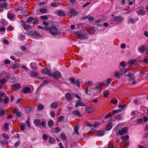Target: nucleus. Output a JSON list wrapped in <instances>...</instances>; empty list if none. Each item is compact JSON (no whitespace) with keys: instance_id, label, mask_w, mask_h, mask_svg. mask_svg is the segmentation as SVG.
Here are the masks:
<instances>
[{"instance_id":"nucleus-1","label":"nucleus","mask_w":148,"mask_h":148,"mask_svg":"<svg viewBox=\"0 0 148 148\" xmlns=\"http://www.w3.org/2000/svg\"><path fill=\"white\" fill-rule=\"evenodd\" d=\"M75 34L77 36V37L81 40L87 39L88 38L87 34L84 31H80L77 32Z\"/></svg>"},{"instance_id":"nucleus-2","label":"nucleus","mask_w":148,"mask_h":148,"mask_svg":"<svg viewBox=\"0 0 148 148\" xmlns=\"http://www.w3.org/2000/svg\"><path fill=\"white\" fill-rule=\"evenodd\" d=\"M49 75L50 76L53 77L54 79L56 80L58 79L62 76L61 73L57 71H55L53 73H50Z\"/></svg>"},{"instance_id":"nucleus-3","label":"nucleus","mask_w":148,"mask_h":148,"mask_svg":"<svg viewBox=\"0 0 148 148\" xmlns=\"http://www.w3.org/2000/svg\"><path fill=\"white\" fill-rule=\"evenodd\" d=\"M127 131V127H125L123 128L121 130H120L118 132H116V133L117 136H119V135H122L125 134Z\"/></svg>"},{"instance_id":"nucleus-4","label":"nucleus","mask_w":148,"mask_h":148,"mask_svg":"<svg viewBox=\"0 0 148 148\" xmlns=\"http://www.w3.org/2000/svg\"><path fill=\"white\" fill-rule=\"evenodd\" d=\"M65 97L66 99L69 101H72L73 99V94L70 93H66L65 95Z\"/></svg>"},{"instance_id":"nucleus-5","label":"nucleus","mask_w":148,"mask_h":148,"mask_svg":"<svg viewBox=\"0 0 148 148\" xmlns=\"http://www.w3.org/2000/svg\"><path fill=\"white\" fill-rule=\"evenodd\" d=\"M81 100H77L76 102V104H75V107L77 108L79 106H86L85 104L82 102Z\"/></svg>"},{"instance_id":"nucleus-6","label":"nucleus","mask_w":148,"mask_h":148,"mask_svg":"<svg viewBox=\"0 0 148 148\" xmlns=\"http://www.w3.org/2000/svg\"><path fill=\"white\" fill-rule=\"evenodd\" d=\"M29 34L36 38L41 37L40 34L37 32L31 31L29 32Z\"/></svg>"},{"instance_id":"nucleus-7","label":"nucleus","mask_w":148,"mask_h":148,"mask_svg":"<svg viewBox=\"0 0 148 148\" xmlns=\"http://www.w3.org/2000/svg\"><path fill=\"white\" fill-rule=\"evenodd\" d=\"M58 107V102L57 101H54L51 105V107L52 108H56Z\"/></svg>"},{"instance_id":"nucleus-8","label":"nucleus","mask_w":148,"mask_h":148,"mask_svg":"<svg viewBox=\"0 0 148 148\" xmlns=\"http://www.w3.org/2000/svg\"><path fill=\"white\" fill-rule=\"evenodd\" d=\"M123 18L121 16H116L114 18V21L116 22H120L123 21Z\"/></svg>"},{"instance_id":"nucleus-9","label":"nucleus","mask_w":148,"mask_h":148,"mask_svg":"<svg viewBox=\"0 0 148 148\" xmlns=\"http://www.w3.org/2000/svg\"><path fill=\"white\" fill-rule=\"evenodd\" d=\"M137 12L138 14L141 16H143L145 14V11L143 9H141L137 11Z\"/></svg>"},{"instance_id":"nucleus-10","label":"nucleus","mask_w":148,"mask_h":148,"mask_svg":"<svg viewBox=\"0 0 148 148\" xmlns=\"http://www.w3.org/2000/svg\"><path fill=\"white\" fill-rule=\"evenodd\" d=\"M30 66L33 70H36L37 69V65L36 63L32 62L30 64Z\"/></svg>"},{"instance_id":"nucleus-11","label":"nucleus","mask_w":148,"mask_h":148,"mask_svg":"<svg viewBox=\"0 0 148 148\" xmlns=\"http://www.w3.org/2000/svg\"><path fill=\"white\" fill-rule=\"evenodd\" d=\"M13 87L15 88V89L14 90V91H16L17 90L20 88H21V86L19 83H18L13 85Z\"/></svg>"},{"instance_id":"nucleus-12","label":"nucleus","mask_w":148,"mask_h":148,"mask_svg":"<svg viewBox=\"0 0 148 148\" xmlns=\"http://www.w3.org/2000/svg\"><path fill=\"white\" fill-rule=\"evenodd\" d=\"M145 47L144 45H141L139 48V51L141 53H143L145 50Z\"/></svg>"},{"instance_id":"nucleus-13","label":"nucleus","mask_w":148,"mask_h":148,"mask_svg":"<svg viewBox=\"0 0 148 148\" xmlns=\"http://www.w3.org/2000/svg\"><path fill=\"white\" fill-rule=\"evenodd\" d=\"M57 13L59 16H64L66 15V14L62 10L58 11Z\"/></svg>"},{"instance_id":"nucleus-14","label":"nucleus","mask_w":148,"mask_h":148,"mask_svg":"<svg viewBox=\"0 0 148 148\" xmlns=\"http://www.w3.org/2000/svg\"><path fill=\"white\" fill-rule=\"evenodd\" d=\"M94 110V109L92 107H88L86 109V112L89 113H92Z\"/></svg>"},{"instance_id":"nucleus-15","label":"nucleus","mask_w":148,"mask_h":148,"mask_svg":"<svg viewBox=\"0 0 148 148\" xmlns=\"http://www.w3.org/2000/svg\"><path fill=\"white\" fill-rule=\"evenodd\" d=\"M49 143L51 144H55L56 143V141L55 139L53 137L49 136Z\"/></svg>"},{"instance_id":"nucleus-16","label":"nucleus","mask_w":148,"mask_h":148,"mask_svg":"<svg viewBox=\"0 0 148 148\" xmlns=\"http://www.w3.org/2000/svg\"><path fill=\"white\" fill-rule=\"evenodd\" d=\"M30 88L29 87H25L23 89V93L26 94L30 92Z\"/></svg>"},{"instance_id":"nucleus-17","label":"nucleus","mask_w":148,"mask_h":148,"mask_svg":"<svg viewBox=\"0 0 148 148\" xmlns=\"http://www.w3.org/2000/svg\"><path fill=\"white\" fill-rule=\"evenodd\" d=\"M0 23L3 25H5L8 24V23L4 19H0Z\"/></svg>"},{"instance_id":"nucleus-18","label":"nucleus","mask_w":148,"mask_h":148,"mask_svg":"<svg viewBox=\"0 0 148 148\" xmlns=\"http://www.w3.org/2000/svg\"><path fill=\"white\" fill-rule=\"evenodd\" d=\"M72 114L74 115L77 116L79 117L82 116V115L81 114L80 112L77 110L73 111L72 112Z\"/></svg>"},{"instance_id":"nucleus-19","label":"nucleus","mask_w":148,"mask_h":148,"mask_svg":"<svg viewBox=\"0 0 148 148\" xmlns=\"http://www.w3.org/2000/svg\"><path fill=\"white\" fill-rule=\"evenodd\" d=\"M131 69V68L130 67H129L127 68L121 70V72L123 74H124L126 73L129 71Z\"/></svg>"},{"instance_id":"nucleus-20","label":"nucleus","mask_w":148,"mask_h":148,"mask_svg":"<svg viewBox=\"0 0 148 148\" xmlns=\"http://www.w3.org/2000/svg\"><path fill=\"white\" fill-rule=\"evenodd\" d=\"M42 72L43 73L46 74H48L50 76L49 74L50 73V71L48 69H44L42 70Z\"/></svg>"},{"instance_id":"nucleus-21","label":"nucleus","mask_w":148,"mask_h":148,"mask_svg":"<svg viewBox=\"0 0 148 148\" xmlns=\"http://www.w3.org/2000/svg\"><path fill=\"white\" fill-rule=\"evenodd\" d=\"M33 122L36 126L39 127L40 120L39 119H35L34 120Z\"/></svg>"},{"instance_id":"nucleus-22","label":"nucleus","mask_w":148,"mask_h":148,"mask_svg":"<svg viewBox=\"0 0 148 148\" xmlns=\"http://www.w3.org/2000/svg\"><path fill=\"white\" fill-rule=\"evenodd\" d=\"M122 74V73L121 72H119L116 71L114 72V76L117 77L119 78L121 77V75Z\"/></svg>"},{"instance_id":"nucleus-23","label":"nucleus","mask_w":148,"mask_h":148,"mask_svg":"<svg viewBox=\"0 0 148 148\" xmlns=\"http://www.w3.org/2000/svg\"><path fill=\"white\" fill-rule=\"evenodd\" d=\"M70 12L71 14L73 16H75L78 15V12L74 9L71 10Z\"/></svg>"},{"instance_id":"nucleus-24","label":"nucleus","mask_w":148,"mask_h":148,"mask_svg":"<svg viewBox=\"0 0 148 148\" xmlns=\"http://www.w3.org/2000/svg\"><path fill=\"white\" fill-rule=\"evenodd\" d=\"M13 112L16 114V115L18 117L21 116V113L16 109H15L13 111Z\"/></svg>"},{"instance_id":"nucleus-25","label":"nucleus","mask_w":148,"mask_h":148,"mask_svg":"<svg viewBox=\"0 0 148 148\" xmlns=\"http://www.w3.org/2000/svg\"><path fill=\"white\" fill-rule=\"evenodd\" d=\"M135 23V21L134 18H129L127 21V23L128 24L132 23L134 24Z\"/></svg>"},{"instance_id":"nucleus-26","label":"nucleus","mask_w":148,"mask_h":148,"mask_svg":"<svg viewBox=\"0 0 148 148\" xmlns=\"http://www.w3.org/2000/svg\"><path fill=\"white\" fill-rule=\"evenodd\" d=\"M43 82L44 83H43L42 84H41V85H40V86H39L38 89V90H37V91H38V90L39 88H40L41 87H43V85L44 84H47L49 83V80H44L43 81Z\"/></svg>"},{"instance_id":"nucleus-27","label":"nucleus","mask_w":148,"mask_h":148,"mask_svg":"<svg viewBox=\"0 0 148 148\" xmlns=\"http://www.w3.org/2000/svg\"><path fill=\"white\" fill-rule=\"evenodd\" d=\"M40 125L42 128H46V122L44 121H42L40 123L39 126Z\"/></svg>"},{"instance_id":"nucleus-28","label":"nucleus","mask_w":148,"mask_h":148,"mask_svg":"<svg viewBox=\"0 0 148 148\" xmlns=\"http://www.w3.org/2000/svg\"><path fill=\"white\" fill-rule=\"evenodd\" d=\"M60 138L62 140H66L67 138V137L65 135V134L63 133H62L60 135Z\"/></svg>"},{"instance_id":"nucleus-29","label":"nucleus","mask_w":148,"mask_h":148,"mask_svg":"<svg viewBox=\"0 0 148 148\" xmlns=\"http://www.w3.org/2000/svg\"><path fill=\"white\" fill-rule=\"evenodd\" d=\"M44 108V106L42 104L38 105L37 106L38 110L39 111L42 110Z\"/></svg>"},{"instance_id":"nucleus-30","label":"nucleus","mask_w":148,"mask_h":148,"mask_svg":"<svg viewBox=\"0 0 148 148\" xmlns=\"http://www.w3.org/2000/svg\"><path fill=\"white\" fill-rule=\"evenodd\" d=\"M22 26L24 29L25 30L28 29L30 27V26L29 25H26L25 24H23L22 25Z\"/></svg>"},{"instance_id":"nucleus-31","label":"nucleus","mask_w":148,"mask_h":148,"mask_svg":"<svg viewBox=\"0 0 148 148\" xmlns=\"http://www.w3.org/2000/svg\"><path fill=\"white\" fill-rule=\"evenodd\" d=\"M79 128V126L78 125H76L74 127V129L75 132L78 135H79V132L78 131V129Z\"/></svg>"},{"instance_id":"nucleus-32","label":"nucleus","mask_w":148,"mask_h":148,"mask_svg":"<svg viewBox=\"0 0 148 148\" xmlns=\"http://www.w3.org/2000/svg\"><path fill=\"white\" fill-rule=\"evenodd\" d=\"M48 124L49 127H52L53 125V121L52 120L49 121L48 122Z\"/></svg>"},{"instance_id":"nucleus-33","label":"nucleus","mask_w":148,"mask_h":148,"mask_svg":"<svg viewBox=\"0 0 148 148\" xmlns=\"http://www.w3.org/2000/svg\"><path fill=\"white\" fill-rule=\"evenodd\" d=\"M9 124L8 123H5L3 125V128L6 130H9Z\"/></svg>"},{"instance_id":"nucleus-34","label":"nucleus","mask_w":148,"mask_h":148,"mask_svg":"<svg viewBox=\"0 0 148 148\" xmlns=\"http://www.w3.org/2000/svg\"><path fill=\"white\" fill-rule=\"evenodd\" d=\"M129 138V136L127 135H125L124 136H123L121 137V139L123 140L124 141L127 140Z\"/></svg>"},{"instance_id":"nucleus-35","label":"nucleus","mask_w":148,"mask_h":148,"mask_svg":"<svg viewBox=\"0 0 148 148\" xmlns=\"http://www.w3.org/2000/svg\"><path fill=\"white\" fill-rule=\"evenodd\" d=\"M7 79L5 78L1 79L0 80V82L1 83V85L5 83Z\"/></svg>"},{"instance_id":"nucleus-36","label":"nucleus","mask_w":148,"mask_h":148,"mask_svg":"<svg viewBox=\"0 0 148 148\" xmlns=\"http://www.w3.org/2000/svg\"><path fill=\"white\" fill-rule=\"evenodd\" d=\"M112 81V79L110 78H108L106 81V86H108L109 84L111 81Z\"/></svg>"},{"instance_id":"nucleus-37","label":"nucleus","mask_w":148,"mask_h":148,"mask_svg":"<svg viewBox=\"0 0 148 148\" xmlns=\"http://www.w3.org/2000/svg\"><path fill=\"white\" fill-rule=\"evenodd\" d=\"M73 96H74L75 98H76L77 99H78L79 100H82V99H81L80 97L78 94H77L74 93V94H73Z\"/></svg>"},{"instance_id":"nucleus-38","label":"nucleus","mask_w":148,"mask_h":148,"mask_svg":"<svg viewBox=\"0 0 148 148\" xmlns=\"http://www.w3.org/2000/svg\"><path fill=\"white\" fill-rule=\"evenodd\" d=\"M34 19V18L32 16H30L29 17L27 20V22L28 23H29L32 21Z\"/></svg>"},{"instance_id":"nucleus-39","label":"nucleus","mask_w":148,"mask_h":148,"mask_svg":"<svg viewBox=\"0 0 148 148\" xmlns=\"http://www.w3.org/2000/svg\"><path fill=\"white\" fill-rule=\"evenodd\" d=\"M7 17L10 19H12L14 17L13 14L10 13H8L7 15Z\"/></svg>"},{"instance_id":"nucleus-40","label":"nucleus","mask_w":148,"mask_h":148,"mask_svg":"<svg viewBox=\"0 0 148 148\" xmlns=\"http://www.w3.org/2000/svg\"><path fill=\"white\" fill-rule=\"evenodd\" d=\"M105 132L103 131H99L98 133V135L99 136H102L104 135Z\"/></svg>"},{"instance_id":"nucleus-41","label":"nucleus","mask_w":148,"mask_h":148,"mask_svg":"<svg viewBox=\"0 0 148 148\" xmlns=\"http://www.w3.org/2000/svg\"><path fill=\"white\" fill-rule=\"evenodd\" d=\"M51 29L54 31L57 32L58 31V29L53 25H52L51 27Z\"/></svg>"},{"instance_id":"nucleus-42","label":"nucleus","mask_w":148,"mask_h":148,"mask_svg":"<svg viewBox=\"0 0 148 148\" xmlns=\"http://www.w3.org/2000/svg\"><path fill=\"white\" fill-rule=\"evenodd\" d=\"M122 67H125L126 66L125 62L123 61L121 62L119 64Z\"/></svg>"},{"instance_id":"nucleus-43","label":"nucleus","mask_w":148,"mask_h":148,"mask_svg":"<svg viewBox=\"0 0 148 148\" xmlns=\"http://www.w3.org/2000/svg\"><path fill=\"white\" fill-rule=\"evenodd\" d=\"M112 128V125L110 123L107 125L106 130H110Z\"/></svg>"},{"instance_id":"nucleus-44","label":"nucleus","mask_w":148,"mask_h":148,"mask_svg":"<svg viewBox=\"0 0 148 148\" xmlns=\"http://www.w3.org/2000/svg\"><path fill=\"white\" fill-rule=\"evenodd\" d=\"M41 19L46 20L48 19V17L47 15L41 16H40Z\"/></svg>"},{"instance_id":"nucleus-45","label":"nucleus","mask_w":148,"mask_h":148,"mask_svg":"<svg viewBox=\"0 0 148 148\" xmlns=\"http://www.w3.org/2000/svg\"><path fill=\"white\" fill-rule=\"evenodd\" d=\"M19 39L21 41L24 40L25 38L24 36H23L21 34H20L18 36Z\"/></svg>"},{"instance_id":"nucleus-46","label":"nucleus","mask_w":148,"mask_h":148,"mask_svg":"<svg viewBox=\"0 0 148 148\" xmlns=\"http://www.w3.org/2000/svg\"><path fill=\"white\" fill-rule=\"evenodd\" d=\"M121 116L120 114H117L115 116V119L118 121L120 120L121 119Z\"/></svg>"},{"instance_id":"nucleus-47","label":"nucleus","mask_w":148,"mask_h":148,"mask_svg":"<svg viewBox=\"0 0 148 148\" xmlns=\"http://www.w3.org/2000/svg\"><path fill=\"white\" fill-rule=\"evenodd\" d=\"M75 83V84L78 87H80V82L79 80H76Z\"/></svg>"},{"instance_id":"nucleus-48","label":"nucleus","mask_w":148,"mask_h":148,"mask_svg":"<svg viewBox=\"0 0 148 148\" xmlns=\"http://www.w3.org/2000/svg\"><path fill=\"white\" fill-rule=\"evenodd\" d=\"M16 79L15 77H13L11 79V82L12 83H13L16 82Z\"/></svg>"},{"instance_id":"nucleus-49","label":"nucleus","mask_w":148,"mask_h":148,"mask_svg":"<svg viewBox=\"0 0 148 148\" xmlns=\"http://www.w3.org/2000/svg\"><path fill=\"white\" fill-rule=\"evenodd\" d=\"M32 110V108L30 106H29L27 107V108L26 110V111L27 112L29 113L31 112Z\"/></svg>"},{"instance_id":"nucleus-50","label":"nucleus","mask_w":148,"mask_h":148,"mask_svg":"<svg viewBox=\"0 0 148 148\" xmlns=\"http://www.w3.org/2000/svg\"><path fill=\"white\" fill-rule=\"evenodd\" d=\"M19 66V65L18 63L14 64L12 68L13 69H16Z\"/></svg>"},{"instance_id":"nucleus-51","label":"nucleus","mask_w":148,"mask_h":148,"mask_svg":"<svg viewBox=\"0 0 148 148\" xmlns=\"http://www.w3.org/2000/svg\"><path fill=\"white\" fill-rule=\"evenodd\" d=\"M103 93L104 95V97H107L109 95L108 92L106 91H104Z\"/></svg>"},{"instance_id":"nucleus-52","label":"nucleus","mask_w":148,"mask_h":148,"mask_svg":"<svg viewBox=\"0 0 148 148\" xmlns=\"http://www.w3.org/2000/svg\"><path fill=\"white\" fill-rule=\"evenodd\" d=\"M2 135L3 138L6 139H8L9 138V136L5 133H3L2 134Z\"/></svg>"},{"instance_id":"nucleus-53","label":"nucleus","mask_w":148,"mask_h":148,"mask_svg":"<svg viewBox=\"0 0 148 148\" xmlns=\"http://www.w3.org/2000/svg\"><path fill=\"white\" fill-rule=\"evenodd\" d=\"M15 54L17 56H21L23 55V53L21 52H17L15 53Z\"/></svg>"},{"instance_id":"nucleus-54","label":"nucleus","mask_w":148,"mask_h":148,"mask_svg":"<svg viewBox=\"0 0 148 148\" xmlns=\"http://www.w3.org/2000/svg\"><path fill=\"white\" fill-rule=\"evenodd\" d=\"M110 103L112 104L116 105L118 103V100L116 99L114 101L113 100H112L110 101Z\"/></svg>"},{"instance_id":"nucleus-55","label":"nucleus","mask_w":148,"mask_h":148,"mask_svg":"<svg viewBox=\"0 0 148 148\" xmlns=\"http://www.w3.org/2000/svg\"><path fill=\"white\" fill-rule=\"evenodd\" d=\"M5 111L3 110H2L0 111V116H2L4 115Z\"/></svg>"},{"instance_id":"nucleus-56","label":"nucleus","mask_w":148,"mask_h":148,"mask_svg":"<svg viewBox=\"0 0 148 148\" xmlns=\"http://www.w3.org/2000/svg\"><path fill=\"white\" fill-rule=\"evenodd\" d=\"M135 59L134 60H131L128 61V63L129 64H134V62H136Z\"/></svg>"},{"instance_id":"nucleus-57","label":"nucleus","mask_w":148,"mask_h":148,"mask_svg":"<svg viewBox=\"0 0 148 148\" xmlns=\"http://www.w3.org/2000/svg\"><path fill=\"white\" fill-rule=\"evenodd\" d=\"M69 80L70 82L73 84H74L75 83V81L74 78H70L69 79Z\"/></svg>"},{"instance_id":"nucleus-58","label":"nucleus","mask_w":148,"mask_h":148,"mask_svg":"<svg viewBox=\"0 0 148 148\" xmlns=\"http://www.w3.org/2000/svg\"><path fill=\"white\" fill-rule=\"evenodd\" d=\"M8 5L6 3H3L0 5L1 7L2 8H5L7 7Z\"/></svg>"},{"instance_id":"nucleus-59","label":"nucleus","mask_w":148,"mask_h":148,"mask_svg":"<svg viewBox=\"0 0 148 148\" xmlns=\"http://www.w3.org/2000/svg\"><path fill=\"white\" fill-rule=\"evenodd\" d=\"M64 117L62 116H60L58 119V121L59 122H61L64 119Z\"/></svg>"},{"instance_id":"nucleus-60","label":"nucleus","mask_w":148,"mask_h":148,"mask_svg":"<svg viewBox=\"0 0 148 148\" xmlns=\"http://www.w3.org/2000/svg\"><path fill=\"white\" fill-rule=\"evenodd\" d=\"M42 138L43 140H45L47 139L48 138V136L45 134H43L42 136Z\"/></svg>"},{"instance_id":"nucleus-61","label":"nucleus","mask_w":148,"mask_h":148,"mask_svg":"<svg viewBox=\"0 0 148 148\" xmlns=\"http://www.w3.org/2000/svg\"><path fill=\"white\" fill-rule=\"evenodd\" d=\"M37 73L34 71H31V75L33 76H35L37 75Z\"/></svg>"},{"instance_id":"nucleus-62","label":"nucleus","mask_w":148,"mask_h":148,"mask_svg":"<svg viewBox=\"0 0 148 148\" xmlns=\"http://www.w3.org/2000/svg\"><path fill=\"white\" fill-rule=\"evenodd\" d=\"M122 110H121V109H119L117 110H114L113 111V113L115 114L116 113H117L118 112H121Z\"/></svg>"},{"instance_id":"nucleus-63","label":"nucleus","mask_w":148,"mask_h":148,"mask_svg":"<svg viewBox=\"0 0 148 148\" xmlns=\"http://www.w3.org/2000/svg\"><path fill=\"white\" fill-rule=\"evenodd\" d=\"M39 11L41 13H45L47 12V10L45 9H41L39 10Z\"/></svg>"},{"instance_id":"nucleus-64","label":"nucleus","mask_w":148,"mask_h":148,"mask_svg":"<svg viewBox=\"0 0 148 148\" xmlns=\"http://www.w3.org/2000/svg\"><path fill=\"white\" fill-rule=\"evenodd\" d=\"M9 100L8 99V98L7 97H6L3 99V102H4L6 104L7 103Z\"/></svg>"}]
</instances>
